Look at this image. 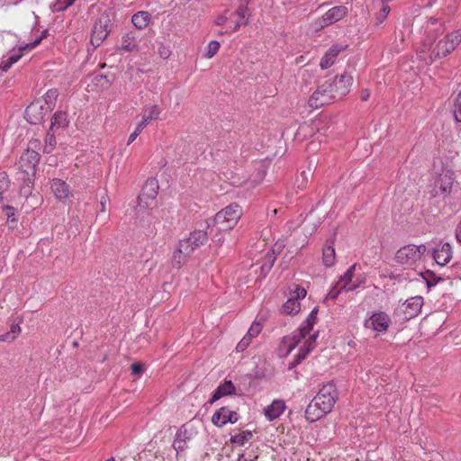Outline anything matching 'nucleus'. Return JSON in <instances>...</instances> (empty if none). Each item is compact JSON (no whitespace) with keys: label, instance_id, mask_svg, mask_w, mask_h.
Returning a JSON list of instances; mask_svg holds the SVG:
<instances>
[{"label":"nucleus","instance_id":"nucleus-35","mask_svg":"<svg viewBox=\"0 0 461 461\" xmlns=\"http://www.w3.org/2000/svg\"><path fill=\"white\" fill-rule=\"evenodd\" d=\"M10 186V180L5 172H0V202L2 201L3 194L8 190Z\"/></svg>","mask_w":461,"mask_h":461},{"label":"nucleus","instance_id":"nucleus-12","mask_svg":"<svg viewBox=\"0 0 461 461\" xmlns=\"http://www.w3.org/2000/svg\"><path fill=\"white\" fill-rule=\"evenodd\" d=\"M331 88L328 85L327 81L322 83L315 92L312 94L309 100V104L312 107H320L325 104H328L331 101H336L335 97H333V94H331Z\"/></svg>","mask_w":461,"mask_h":461},{"label":"nucleus","instance_id":"nucleus-51","mask_svg":"<svg viewBox=\"0 0 461 461\" xmlns=\"http://www.w3.org/2000/svg\"><path fill=\"white\" fill-rule=\"evenodd\" d=\"M42 40V36L37 38L35 41H33L31 43H27L23 46H21V50H32L33 48H35L37 45L40 44V42Z\"/></svg>","mask_w":461,"mask_h":461},{"label":"nucleus","instance_id":"nucleus-5","mask_svg":"<svg viewBox=\"0 0 461 461\" xmlns=\"http://www.w3.org/2000/svg\"><path fill=\"white\" fill-rule=\"evenodd\" d=\"M113 24V13L104 11L95 21L91 30L90 42L95 47H99L106 39Z\"/></svg>","mask_w":461,"mask_h":461},{"label":"nucleus","instance_id":"nucleus-30","mask_svg":"<svg viewBox=\"0 0 461 461\" xmlns=\"http://www.w3.org/2000/svg\"><path fill=\"white\" fill-rule=\"evenodd\" d=\"M150 20V14L145 11H140L132 15L131 22L137 29L145 28Z\"/></svg>","mask_w":461,"mask_h":461},{"label":"nucleus","instance_id":"nucleus-2","mask_svg":"<svg viewBox=\"0 0 461 461\" xmlns=\"http://www.w3.org/2000/svg\"><path fill=\"white\" fill-rule=\"evenodd\" d=\"M337 399L338 393L335 384L333 383L324 384L308 404L305 410L306 420L314 422L330 413Z\"/></svg>","mask_w":461,"mask_h":461},{"label":"nucleus","instance_id":"nucleus-39","mask_svg":"<svg viewBox=\"0 0 461 461\" xmlns=\"http://www.w3.org/2000/svg\"><path fill=\"white\" fill-rule=\"evenodd\" d=\"M390 11H391L390 6L387 4L383 3V5L376 16V23L377 24L383 23L384 22V20L387 18V15L389 14Z\"/></svg>","mask_w":461,"mask_h":461},{"label":"nucleus","instance_id":"nucleus-4","mask_svg":"<svg viewBox=\"0 0 461 461\" xmlns=\"http://www.w3.org/2000/svg\"><path fill=\"white\" fill-rule=\"evenodd\" d=\"M425 252V245L409 244L397 250L394 260L405 268H413L421 260Z\"/></svg>","mask_w":461,"mask_h":461},{"label":"nucleus","instance_id":"nucleus-28","mask_svg":"<svg viewBox=\"0 0 461 461\" xmlns=\"http://www.w3.org/2000/svg\"><path fill=\"white\" fill-rule=\"evenodd\" d=\"M322 262L326 267H330L336 263V253L333 241L326 244L322 249Z\"/></svg>","mask_w":461,"mask_h":461},{"label":"nucleus","instance_id":"nucleus-44","mask_svg":"<svg viewBox=\"0 0 461 461\" xmlns=\"http://www.w3.org/2000/svg\"><path fill=\"white\" fill-rule=\"evenodd\" d=\"M252 339L247 337L246 335L240 339L236 347V350L238 352L244 351L251 343Z\"/></svg>","mask_w":461,"mask_h":461},{"label":"nucleus","instance_id":"nucleus-19","mask_svg":"<svg viewBox=\"0 0 461 461\" xmlns=\"http://www.w3.org/2000/svg\"><path fill=\"white\" fill-rule=\"evenodd\" d=\"M452 248L447 242L439 245L433 251V258L440 266L447 265L452 258Z\"/></svg>","mask_w":461,"mask_h":461},{"label":"nucleus","instance_id":"nucleus-61","mask_svg":"<svg viewBox=\"0 0 461 461\" xmlns=\"http://www.w3.org/2000/svg\"><path fill=\"white\" fill-rule=\"evenodd\" d=\"M12 36H13V34L10 32H3V38L12 37Z\"/></svg>","mask_w":461,"mask_h":461},{"label":"nucleus","instance_id":"nucleus-20","mask_svg":"<svg viewBox=\"0 0 461 461\" xmlns=\"http://www.w3.org/2000/svg\"><path fill=\"white\" fill-rule=\"evenodd\" d=\"M285 410V403L283 400H274L271 404L264 409V414L269 421L279 418Z\"/></svg>","mask_w":461,"mask_h":461},{"label":"nucleus","instance_id":"nucleus-27","mask_svg":"<svg viewBox=\"0 0 461 461\" xmlns=\"http://www.w3.org/2000/svg\"><path fill=\"white\" fill-rule=\"evenodd\" d=\"M190 256L189 253H185V250L180 246L178 242L177 249L173 252L171 258V266L174 268L179 269L186 261V258Z\"/></svg>","mask_w":461,"mask_h":461},{"label":"nucleus","instance_id":"nucleus-29","mask_svg":"<svg viewBox=\"0 0 461 461\" xmlns=\"http://www.w3.org/2000/svg\"><path fill=\"white\" fill-rule=\"evenodd\" d=\"M160 114V109L158 105L153 104L146 106L142 112V119L140 122H145V126L148 125L152 120L157 119Z\"/></svg>","mask_w":461,"mask_h":461},{"label":"nucleus","instance_id":"nucleus-36","mask_svg":"<svg viewBox=\"0 0 461 461\" xmlns=\"http://www.w3.org/2000/svg\"><path fill=\"white\" fill-rule=\"evenodd\" d=\"M220 43L217 41H211L206 48L204 57L207 59L212 58L219 50Z\"/></svg>","mask_w":461,"mask_h":461},{"label":"nucleus","instance_id":"nucleus-26","mask_svg":"<svg viewBox=\"0 0 461 461\" xmlns=\"http://www.w3.org/2000/svg\"><path fill=\"white\" fill-rule=\"evenodd\" d=\"M139 41L135 33L127 32L122 35L120 49L123 51H134L138 50Z\"/></svg>","mask_w":461,"mask_h":461},{"label":"nucleus","instance_id":"nucleus-24","mask_svg":"<svg viewBox=\"0 0 461 461\" xmlns=\"http://www.w3.org/2000/svg\"><path fill=\"white\" fill-rule=\"evenodd\" d=\"M356 268V265H352L346 273L340 276L339 280L337 282V285H339L340 290L344 291H353L358 287V285L352 284V278L354 276V271Z\"/></svg>","mask_w":461,"mask_h":461},{"label":"nucleus","instance_id":"nucleus-57","mask_svg":"<svg viewBox=\"0 0 461 461\" xmlns=\"http://www.w3.org/2000/svg\"><path fill=\"white\" fill-rule=\"evenodd\" d=\"M370 96V92L367 89H365L361 93V100L366 101Z\"/></svg>","mask_w":461,"mask_h":461},{"label":"nucleus","instance_id":"nucleus-55","mask_svg":"<svg viewBox=\"0 0 461 461\" xmlns=\"http://www.w3.org/2000/svg\"><path fill=\"white\" fill-rule=\"evenodd\" d=\"M145 122H139L135 131L133 132H136L137 135L139 136V134L142 131V130L145 128Z\"/></svg>","mask_w":461,"mask_h":461},{"label":"nucleus","instance_id":"nucleus-7","mask_svg":"<svg viewBox=\"0 0 461 461\" xmlns=\"http://www.w3.org/2000/svg\"><path fill=\"white\" fill-rule=\"evenodd\" d=\"M454 172L449 169H442L433 177L429 185V194L432 197H447L450 194L454 184Z\"/></svg>","mask_w":461,"mask_h":461},{"label":"nucleus","instance_id":"nucleus-6","mask_svg":"<svg viewBox=\"0 0 461 461\" xmlns=\"http://www.w3.org/2000/svg\"><path fill=\"white\" fill-rule=\"evenodd\" d=\"M317 313L318 310L313 308L307 316L305 321L293 333V335L283 339V345L286 348V354L290 353L297 346L300 340L305 339L310 333L314 324L317 322Z\"/></svg>","mask_w":461,"mask_h":461},{"label":"nucleus","instance_id":"nucleus-1","mask_svg":"<svg viewBox=\"0 0 461 461\" xmlns=\"http://www.w3.org/2000/svg\"><path fill=\"white\" fill-rule=\"evenodd\" d=\"M427 38L418 50V54L426 63H432L452 52L461 42V29L447 34L434 44V40L444 32L443 24L436 17H430L424 26Z\"/></svg>","mask_w":461,"mask_h":461},{"label":"nucleus","instance_id":"nucleus-14","mask_svg":"<svg viewBox=\"0 0 461 461\" xmlns=\"http://www.w3.org/2000/svg\"><path fill=\"white\" fill-rule=\"evenodd\" d=\"M49 107H46L41 100L32 102L25 110V118L32 124H39L47 114Z\"/></svg>","mask_w":461,"mask_h":461},{"label":"nucleus","instance_id":"nucleus-56","mask_svg":"<svg viewBox=\"0 0 461 461\" xmlns=\"http://www.w3.org/2000/svg\"><path fill=\"white\" fill-rule=\"evenodd\" d=\"M145 122H139L135 131L133 132H136L137 135L139 136V134L142 131V130L145 128Z\"/></svg>","mask_w":461,"mask_h":461},{"label":"nucleus","instance_id":"nucleus-60","mask_svg":"<svg viewBox=\"0 0 461 461\" xmlns=\"http://www.w3.org/2000/svg\"><path fill=\"white\" fill-rule=\"evenodd\" d=\"M284 245L283 244H279V243H276L273 249V252H276L277 251L278 253L281 252L282 249H283Z\"/></svg>","mask_w":461,"mask_h":461},{"label":"nucleus","instance_id":"nucleus-41","mask_svg":"<svg viewBox=\"0 0 461 461\" xmlns=\"http://www.w3.org/2000/svg\"><path fill=\"white\" fill-rule=\"evenodd\" d=\"M252 434L250 431H246L243 434H238L233 437H231V442L237 443L239 445H243L245 441L248 439V438L251 437Z\"/></svg>","mask_w":461,"mask_h":461},{"label":"nucleus","instance_id":"nucleus-40","mask_svg":"<svg viewBox=\"0 0 461 461\" xmlns=\"http://www.w3.org/2000/svg\"><path fill=\"white\" fill-rule=\"evenodd\" d=\"M453 113L456 121L461 122V92L456 95L455 99Z\"/></svg>","mask_w":461,"mask_h":461},{"label":"nucleus","instance_id":"nucleus-54","mask_svg":"<svg viewBox=\"0 0 461 461\" xmlns=\"http://www.w3.org/2000/svg\"><path fill=\"white\" fill-rule=\"evenodd\" d=\"M158 53L163 59H167L170 55V50L167 47L162 45L158 50Z\"/></svg>","mask_w":461,"mask_h":461},{"label":"nucleus","instance_id":"nucleus-52","mask_svg":"<svg viewBox=\"0 0 461 461\" xmlns=\"http://www.w3.org/2000/svg\"><path fill=\"white\" fill-rule=\"evenodd\" d=\"M226 14H227V12H225L224 14H222L217 17V19L215 20L216 25L221 26L227 23V21L230 19V17H228L226 15Z\"/></svg>","mask_w":461,"mask_h":461},{"label":"nucleus","instance_id":"nucleus-38","mask_svg":"<svg viewBox=\"0 0 461 461\" xmlns=\"http://www.w3.org/2000/svg\"><path fill=\"white\" fill-rule=\"evenodd\" d=\"M58 97V91L56 89H50L46 92V94L43 95L44 99V105L48 104L47 107L50 108L51 104L55 103Z\"/></svg>","mask_w":461,"mask_h":461},{"label":"nucleus","instance_id":"nucleus-11","mask_svg":"<svg viewBox=\"0 0 461 461\" xmlns=\"http://www.w3.org/2000/svg\"><path fill=\"white\" fill-rule=\"evenodd\" d=\"M208 240L207 232L202 230H194L188 237L179 240L180 246L190 255Z\"/></svg>","mask_w":461,"mask_h":461},{"label":"nucleus","instance_id":"nucleus-64","mask_svg":"<svg viewBox=\"0 0 461 461\" xmlns=\"http://www.w3.org/2000/svg\"><path fill=\"white\" fill-rule=\"evenodd\" d=\"M105 461H115L113 457L108 458Z\"/></svg>","mask_w":461,"mask_h":461},{"label":"nucleus","instance_id":"nucleus-46","mask_svg":"<svg viewBox=\"0 0 461 461\" xmlns=\"http://www.w3.org/2000/svg\"><path fill=\"white\" fill-rule=\"evenodd\" d=\"M306 295V290L303 287L296 286L295 289L291 292L290 296H294L297 301L303 299Z\"/></svg>","mask_w":461,"mask_h":461},{"label":"nucleus","instance_id":"nucleus-23","mask_svg":"<svg viewBox=\"0 0 461 461\" xmlns=\"http://www.w3.org/2000/svg\"><path fill=\"white\" fill-rule=\"evenodd\" d=\"M235 393V386L231 381H225L223 384H221L213 392L211 399L209 400V403L212 404L219 399L223 396L230 395Z\"/></svg>","mask_w":461,"mask_h":461},{"label":"nucleus","instance_id":"nucleus-15","mask_svg":"<svg viewBox=\"0 0 461 461\" xmlns=\"http://www.w3.org/2000/svg\"><path fill=\"white\" fill-rule=\"evenodd\" d=\"M391 319L384 312L373 313L368 320L365 321V327L372 329L377 333H385L390 326Z\"/></svg>","mask_w":461,"mask_h":461},{"label":"nucleus","instance_id":"nucleus-31","mask_svg":"<svg viewBox=\"0 0 461 461\" xmlns=\"http://www.w3.org/2000/svg\"><path fill=\"white\" fill-rule=\"evenodd\" d=\"M284 312L293 315L296 314L300 311V303L294 298V296H290L287 301L283 305Z\"/></svg>","mask_w":461,"mask_h":461},{"label":"nucleus","instance_id":"nucleus-42","mask_svg":"<svg viewBox=\"0 0 461 461\" xmlns=\"http://www.w3.org/2000/svg\"><path fill=\"white\" fill-rule=\"evenodd\" d=\"M252 339L247 337L246 335L240 339L236 347V350L238 352L244 351L251 343Z\"/></svg>","mask_w":461,"mask_h":461},{"label":"nucleus","instance_id":"nucleus-63","mask_svg":"<svg viewBox=\"0 0 461 461\" xmlns=\"http://www.w3.org/2000/svg\"><path fill=\"white\" fill-rule=\"evenodd\" d=\"M156 194H157V192H156L155 190H153L152 194H150V197H151L152 199H154V198H155V196H156Z\"/></svg>","mask_w":461,"mask_h":461},{"label":"nucleus","instance_id":"nucleus-25","mask_svg":"<svg viewBox=\"0 0 461 461\" xmlns=\"http://www.w3.org/2000/svg\"><path fill=\"white\" fill-rule=\"evenodd\" d=\"M24 50H21V46L18 50L14 49L13 52L7 57H3L0 62V68L6 72L13 64L16 63L23 55V51Z\"/></svg>","mask_w":461,"mask_h":461},{"label":"nucleus","instance_id":"nucleus-13","mask_svg":"<svg viewBox=\"0 0 461 461\" xmlns=\"http://www.w3.org/2000/svg\"><path fill=\"white\" fill-rule=\"evenodd\" d=\"M348 10L343 5H338L328 10L321 18L316 20V28H324L343 19Z\"/></svg>","mask_w":461,"mask_h":461},{"label":"nucleus","instance_id":"nucleus-49","mask_svg":"<svg viewBox=\"0 0 461 461\" xmlns=\"http://www.w3.org/2000/svg\"><path fill=\"white\" fill-rule=\"evenodd\" d=\"M343 290H340L339 285H337V284L330 290V292L327 294V298L330 299H336L338 295L342 292Z\"/></svg>","mask_w":461,"mask_h":461},{"label":"nucleus","instance_id":"nucleus-34","mask_svg":"<svg viewBox=\"0 0 461 461\" xmlns=\"http://www.w3.org/2000/svg\"><path fill=\"white\" fill-rule=\"evenodd\" d=\"M423 278L425 279L427 285L429 287L436 285L438 282L442 281L443 278L438 276L433 271L427 270L423 275Z\"/></svg>","mask_w":461,"mask_h":461},{"label":"nucleus","instance_id":"nucleus-21","mask_svg":"<svg viewBox=\"0 0 461 461\" xmlns=\"http://www.w3.org/2000/svg\"><path fill=\"white\" fill-rule=\"evenodd\" d=\"M344 50V47L343 46H339V45H332L324 54V56L321 58V61H320V67L321 69H327L329 68H330L339 53Z\"/></svg>","mask_w":461,"mask_h":461},{"label":"nucleus","instance_id":"nucleus-48","mask_svg":"<svg viewBox=\"0 0 461 461\" xmlns=\"http://www.w3.org/2000/svg\"><path fill=\"white\" fill-rule=\"evenodd\" d=\"M21 332V327L18 324H12L10 332L0 335V341H5L10 339V333L18 334Z\"/></svg>","mask_w":461,"mask_h":461},{"label":"nucleus","instance_id":"nucleus-8","mask_svg":"<svg viewBox=\"0 0 461 461\" xmlns=\"http://www.w3.org/2000/svg\"><path fill=\"white\" fill-rule=\"evenodd\" d=\"M241 208L237 203H231L216 213L214 222L221 231L231 230L241 217Z\"/></svg>","mask_w":461,"mask_h":461},{"label":"nucleus","instance_id":"nucleus-9","mask_svg":"<svg viewBox=\"0 0 461 461\" xmlns=\"http://www.w3.org/2000/svg\"><path fill=\"white\" fill-rule=\"evenodd\" d=\"M198 434V428L192 421L182 425L176 431L173 447L176 453L185 451L188 447V442L194 439Z\"/></svg>","mask_w":461,"mask_h":461},{"label":"nucleus","instance_id":"nucleus-37","mask_svg":"<svg viewBox=\"0 0 461 461\" xmlns=\"http://www.w3.org/2000/svg\"><path fill=\"white\" fill-rule=\"evenodd\" d=\"M262 330V324L258 321H254L251 326L249 327L248 333L246 334L247 337L253 339L254 338L258 337L259 333Z\"/></svg>","mask_w":461,"mask_h":461},{"label":"nucleus","instance_id":"nucleus-50","mask_svg":"<svg viewBox=\"0 0 461 461\" xmlns=\"http://www.w3.org/2000/svg\"><path fill=\"white\" fill-rule=\"evenodd\" d=\"M132 375H141L144 371V366L140 363H133L131 366Z\"/></svg>","mask_w":461,"mask_h":461},{"label":"nucleus","instance_id":"nucleus-22","mask_svg":"<svg viewBox=\"0 0 461 461\" xmlns=\"http://www.w3.org/2000/svg\"><path fill=\"white\" fill-rule=\"evenodd\" d=\"M50 188L55 197L60 201H65L71 194L68 185L60 179H53Z\"/></svg>","mask_w":461,"mask_h":461},{"label":"nucleus","instance_id":"nucleus-62","mask_svg":"<svg viewBox=\"0 0 461 461\" xmlns=\"http://www.w3.org/2000/svg\"><path fill=\"white\" fill-rule=\"evenodd\" d=\"M149 185H155V183H154V181H153V180H151V181H148V182H147V184H146V186H148Z\"/></svg>","mask_w":461,"mask_h":461},{"label":"nucleus","instance_id":"nucleus-16","mask_svg":"<svg viewBox=\"0 0 461 461\" xmlns=\"http://www.w3.org/2000/svg\"><path fill=\"white\" fill-rule=\"evenodd\" d=\"M239 418L240 416L236 411L230 410L228 407H221L212 416V422L221 428L227 423H236Z\"/></svg>","mask_w":461,"mask_h":461},{"label":"nucleus","instance_id":"nucleus-32","mask_svg":"<svg viewBox=\"0 0 461 461\" xmlns=\"http://www.w3.org/2000/svg\"><path fill=\"white\" fill-rule=\"evenodd\" d=\"M68 124V114L64 112H57L52 117L51 129L66 127Z\"/></svg>","mask_w":461,"mask_h":461},{"label":"nucleus","instance_id":"nucleus-3","mask_svg":"<svg viewBox=\"0 0 461 461\" xmlns=\"http://www.w3.org/2000/svg\"><path fill=\"white\" fill-rule=\"evenodd\" d=\"M39 146L38 140L30 141L29 148L21 155L19 160V178L23 185L21 192L24 195H29L34 184L36 167L40 160V154L34 150Z\"/></svg>","mask_w":461,"mask_h":461},{"label":"nucleus","instance_id":"nucleus-58","mask_svg":"<svg viewBox=\"0 0 461 461\" xmlns=\"http://www.w3.org/2000/svg\"><path fill=\"white\" fill-rule=\"evenodd\" d=\"M47 142L50 146L53 147L56 144V140L53 135H48Z\"/></svg>","mask_w":461,"mask_h":461},{"label":"nucleus","instance_id":"nucleus-47","mask_svg":"<svg viewBox=\"0 0 461 461\" xmlns=\"http://www.w3.org/2000/svg\"><path fill=\"white\" fill-rule=\"evenodd\" d=\"M248 23H249V19L242 20V19L239 18V19L235 22V23H234L233 27H231L230 30L225 31V33H232V32H237V31L240 28V26H242V25H247Z\"/></svg>","mask_w":461,"mask_h":461},{"label":"nucleus","instance_id":"nucleus-10","mask_svg":"<svg viewBox=\"0 0 461 461\" xmlns=\"http://www.w3.org/2000/svg\"><path fill=\"white\" fill-rule=\"evenodd\" d=\"M327 83L331 88V94H333L335 100H340L349 93L353 77L348 73H343L332 80H327Z\"/></svg>","mask_w":461,"mask_h":461},{"label":"nucleus","instance_id":"nucleus-59","mask_svg":"<svg viewBox=\"0 0 461 461\" xmlns=\"http://www.w3.org/2000/svg\"><path fill=\"white\" fill-rule=\"evenodd\" d=\"M137 137H138V135L136 132H131L130 134L127 144L130 145L131 142H133L136 140Z\"/></svg>","mask_w":461,"mask_h":461},{"label":"nucleus","instance_id":"nucleus-17","mask_svg":"<svg viewBox=\"0 0 461 461\" xmlns=\"http://www.w3.org/2000/svg\"><path fill=\"white\" fill-rule=\"evenodd\" d=\"M423 298L421 296H413L405 301L403 303V313L406 320H410L417 316L422 308Z\"/></svg>","mask_w":461,"mask_h":461},{"label":"nucleus","instance_id":"nucleus-45","mask_svg":"<svg viewBox=\"0 0 461 461\" xmlns=\"http://www.w3.org/2000/svg\"><path fill=\"white\" fill-rule=\"evenodd\" d=\"M231 15H237L239 18L242 19V20H246L248 19L247 16L249 15V9H248V6L245 5H240L237 11L233 14H231Z\"/></svg>","mask_w":461,"mask_h":461},{"label":"nucleus","instance_id":"nucleus-53","mask_svg":"<svg viewBox=\"0 0 461 461\" xmlns=\"http://www.w3.org/2000/svg\"><path fill=\"white\" fill-rule=\"evenodd\" d=\"M108 202H109V197L107 196V194H104V195H102L100 197V206H101L100 211L102 212H106V205H107Z\"/></svg>","mask_w":461,"mask_h":461},{"label":"nucleus","instance_id":"nucleus-33","mask_svg":"<svg viewBox=\"0 0 461 461\" xmlns=\"http://www.w3.org/2000/svg\"><path fill=\"white\" fill-rule=\"evenodd\" d=\"M76 0H55V2L51 5V9L53 12H63L71 6Z\"/></svg>","mask_w":461,"mask_h":461},{"label":"nucleus","instance_id":"nucleus-43","mask_svg":"<svg viewBox=\"0 0 461 461\" xmlns=\"http://www.w3.org/2000/svg\"><path fill=\"white\" fill-rule=\"evenodd\" d=\"M252 339L247 337L246 335L240 339L236 347V350L238 352L244 351L251 343Z\"/></svg>","mask_w":461,"mask_h":461},{"label":"nucleus","instance_id":"nucleus-18","mask_svg":"<svg viewBox=\"0 0 461 461\" xmlns=\"http://www.w3.org/2000/svg\"><path fill=\"white\" fill-rule=\"evenodd\" d=\"M317 336H318V333H313L309 336V338L306 339L303 347L300 348V351L295 356L294 361L289 364V366H288L289 369H292L295 366H297L313 349Z\"/></svg>","mask_w":461,"mask_h":461}]
</instances>
